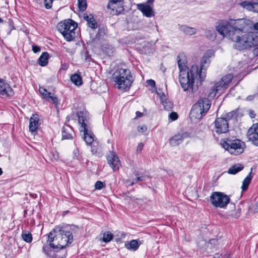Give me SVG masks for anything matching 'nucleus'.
Returning <instances> with one entry per match:
<instances>
[{
  "instance_id": "f257e3e1",
  "label": "nucleus",
  "mask_w": 258,
  "mask_h": 258,
  "mask_svg": "<svg viewBox=\"0 0 258 258\" xmlns=\"http://www.w3.org/2000/svg\"><path fill=\"white\" fill-rule=\"evenodd\" d=\"M216 30L222 36L234 43L233 48L239 50L257 46L254 35L251 32L258 30V22L254 24L246 19L220 20L216 27Z\"/></svg>"
},
{
  "instance_id": "f03ea898",
  "label": "nucleus",
  "mask_w": 258,
  "mask_h": 258,
  "mask_svg": "<svg viewBox=\"0 0 258 258\" xmlns=\"http://www.w3.org/2000/svg\"><path fill=\"white\" fill-rule=\"evenodd\" d=\"M73 226H56L47 234L46 244L42 246V251L47 257L66 258L67 246L73 241V235L71 231Z\"/></svg>"
},
{
  "instance_id": "7ed1b4c3",
  "label": "nucleus",
  "mask_w": 258,
  "mask_h": 258,
  "mask_svg": "<svg viewBox=\"0 0 258 258\" xmlns=\"http://www.w3.org/2000/svg\"><path fill=\"white\" fill-rule=\"evenodd\" d=\"M233 76L229 74L223 77L220 80L213 83V86L209 90L207 98H201L191 107L189 113L191 119H201L205 115L211 105V100H213L217 94L220 96L228 87L231 82Z\"/></svg>"
},
{
  "instance_id": "20e7f679",
  "label": "nucleus",
  "mask_w": 258,
  "mask_h": 258,
  "mask_svg": "<svg viewBox=\"0 0 258 258\" xmlns=\"http://www.w3.org/2000/svg\"><path fill=\"white\" fill-rule=\"evenodd\" d=\"M177 63L179 69V81L181 87L184 91L189 89L194 92L193 84L196 78L200 81L197 66H191L189 71L186 65V61L184 54H179L177 56Z\"/></svg>"
},
{
  "instance_id": "39448f33",
  "label": "nucleus",
  "mask_w": 258,
  "mask_h": 258,
  "mask_svg": "<svg viewBox=\"0 0 258 258\" xmlns=\"http://www.w3.org/2000/svg\"><path fill=\"white\" fill-rule=\"evenodd\" d=\"M112 79L117 85L119 89L129 88L133 82L131 71L128 69L119 68L112 74Z\"/></svg>"
},
{
  "instance_id": "423d86ee",
  "label": "nucleus",
  "mask_w": 258,
  "mask_h": 258,
  "mask_svg": "<svg viewBox=\"0 0 258 258\" xmlns=\"http://www.w3.org/2000/svg\"><path fill=\"white\" fill-rule=\"evenodd\" d=\"M197 250L207 255L217 250L223 244L221 239L218 237L210 239L207 241L201 239L198 242Z\"/></svg>"
},
{
  "instance_id": "0eeeda50",
  "label": "nucleus",
  "mask_w": 258,
  "mask_h": 258,
  "mask_svg": "<svg viewBox=\"0 0 258 258\" xmlns=\"http://www.w3.org/2000/svg\"><path fill=\"white\" fill-rule=\"evenodd\" d=\"M77 23L72 19L65 20L60 22L57 29L67 41H71L75 37V30L77 27Z\"/></svg>"
},
{
  "instance_id": "6e6552de",
  "label": "nucleus",
  "mask_w": 258,
  "mask_h": 258,
  "mask_svg": "<svg viewBox=\"0 0 258 258\" xmlns=\"http://www.w3.org/2000/svg\"><path fill=\"white\" fill-rule=\"evenodd\" d=\"M78 117V121L83 130H81V132H83V139L87 145H90L94 141V136L92 132L88 130V123L89 117L88 112L86 111H79L77 113Z\"/></svg>"
},
{
  "instance_id": "1a4fd4ad",
  "label": "nucleus",
  "mask_w": 258,
  "mask_h": 258,
  "mask_svg": "<svg viewBox=\"0 0 258 258\" xmlns=\"http://www.w3.org/2000/svg\"><path fill=\"white\" fill-rule=\"evenodd\" d=\"M220 144L223 148L231 154L233 153V150L235 151H237V153L238 154L242 153L244 151L243 146L245 145L244 142L233 137L222 139Z\"/></svg>"
},
{
  "instance_id": "9d476101",
  "label": "nucleus",
  "mask_w": 258,
  "mask_h": 258,
  "mask_svg": "<svg viewBox=\"0 0 258 258\" xmlns=\"http://www.w3.org/2000/svg\"><path fill=\"white\" fill-rule=\"evenodd\" d=\"M210 198L212 205L216 208H225L230 201L229 196L221 192H212Z\"/></svg>"
},
{
  "instance_id": "9b49d317",
  "label": "nucleus",
  "mask_w": 258,
  "mask_h": 258,
  "mask_svg": "<svg viewBox=\"0 0 258 258\" xmlns=\"http://www.w3.org/2000/svg\"><path fill=\"white\" fill-rule=\"evenodd\" d=\"M211 55L209 53H206L201 59L200 62V69H198V74L200 79V84L205 79L206 76V70L210 63V57Z\"/></svg>"
},
{
  "instance_id": "f8f14e48",
  "label": "nucleus",
  "mask_w": 258,
  "mask_h": 258,
  "mask_svg": "<svg viewBox=\"0 0 258 258\" xmlns=\"http://www.w3.org/2000/svg\"><path fill=\"white\" fill-rule=\"evenodd\" d=\"M214 123V131L218 135L225 134L229 131V123L227 118L223 117H218Z\"/></svg>"
},
{
  "instance_id": "ddd939ff",
  "label": "nucleus",
  "mask_w": 258,
  "mask_h": 258,
  "mask_svg": "<svg viewBox=\"0 0 258 258\" xmlns=\"http://www.w3.org/2000/svg\"><path fill=\"white\" fill-rule=\"evenodd\" d=\"M14 94V92L10 85L0 79V97H10Z\"/></svg>"
},
{
  "instance_id": "4468645a",
  "label": "nucleus",
  "mask_w": 258,
  "mask_h": 258,
  "mask_svg": "<svg viewBox=\"0 0 258 258\" xmlns=\"http://www.w3.org/2000/svg\"><path fill=\"white\" fill-rule=\"evenodd\" d=\"M107 8L118 15L124 10L123 0H109Z\"/></svg>"
},
{
  "instance_id": "2eb2a0df",
  "label": "nucleus",
  "mask_w": 258,
  "mask_h": 258,
  "mask_svg": "<svg viewBox=\"0 0 258 258\" xmlns=\"http://www.w3.org/2000/svg\"><path fill=\"white\" fill-rule=\"evenodd\" d=\"M247 136L249 141L258 146V123L253 124L247 131Z\"/></svg>"
},
{
  "instance_id": "dca6fc26",
  "label": "nucleus",
  "mask_w": 258,
  "mask_h": 258,
  "mask_svg": "<svg viewBox=\"0 0 258 258\" xmlns=\"http://www.w3.org/2000/svg\"><path fill=\"white\" fill-rule=\"evenodd\" d=\"M107 37V28L103 25H99L98 26V32L93 39V41L96 43L101 44L102 42L105 41Z\"/></svg>"
},
{
  "instance_id": "f3484780",
  "label": "nucleus",
  "mask_w": 258,
  "mask_h": 258,
  "mask_svg": "<svg viewBox=\"0 0 258 258\" xmlns=\"http://www.w3.org/2000/svg\"><path fill=\"white\" fill-rule=\"evenodd\" d=\"M107 162L113 171H117L120 166L118 157L114 152H111L107 156Z\"/></svg>"
},
{
  "instance_id": "a211bd4d",
  "label": "nucleus",
  "mask_w": 258,
  "mask_h": 258,
  "mask_svg": "<svg viewBox=\"0 0 258 258\" xmlns=\"http://www.w3.org/2000/svg\"><path fill=\"white\" fill-rule=\"evenodd\" d=\"M137 8L142 12L143 15L147 18L154 16V12L153 8L149 4H139L137 5Z\"/></svg>"
},
{
  "instance_id": "6ab92c4d",
  "label": "nucleus",
  "mask_w": 258,
  "mask_h": 258,
  "mask_svg": "<svg viewBox=\"0 0 258 258\" xmlns=\"http://www.w3.org/2000/svg\"><path fill=\"white\" fill-rule=\"evenodd\" d=\"M239 5L248 11L258 13V0H246L240 3Z\"/></svg>"
},
{
  "instance_id": "aec40b11",
  "label": "nucleus",
  "mask_w": 258,
  "mask_h": 258,
  "mask_svg": "<svg viewBox=\"0 0 258 258\" xmlns=\"http://www.w3.org/2000/svg\"><path fill=\"white\" fill-rule=\"evenodd\" d=\"M189 135L187 132L175 135L170 139L169 143L172 146H177L183 142L184 139L188 137Z\"/></svg>"
},
{
  "instance_id": "412c9836",
  "label": "nucleus",
  "mask_w": 258,
  "mask_h": 258,
  "mask_svg": "<svg viewBox=\"0 0 258 258\" xmlns=\"http://www.w3.org/2000/svg\"><path fill=\"white\" fill-rule=\"evenodd\" d=\"M39 117L38 114H32L29 120V131L33 133L37 131L38 128V121Z\"/></svg>"
},
{
  "instance_id": "4be33fe9",
  "label": "nucleus",
  "mask_w": 258,
  "mask_h": 258,
  "mask_svg": "<svg viewBox=\"0 0 258 258\" xmlns=\"http://www.w3.org/2000/svg\"><path fill=\"white\" fill-rule=\"evenodd\" d=\"M73 128L70 125L63 126L61 129L62 140L73 139Z\"/></svg>"
},
{
  "instance_id": "5701e85b",
  "label": "nucleus",
  "mask_w": 258,
  "mask_h": 258,
  "mask_svg": "<svg viewBox=\"0 0 258 258\" xmlns=\"http://www.w3.org/2000/svg\"><path fill=\"white\" fill-rule=\"evenodd\" d=\"M155 42H147L143 46L141 51L145 54H153L155 51Z\"/></svg>"
},
{
  "instance_id": "b1692460",
  "label": "nucleus",
  "mask_w": 258,
  "mask_h": 258,
  "mask_svg": "<svg viewBox=\"0 0 258 258\" xmlns=\"http://www.w3.org/2000/svg\"><path fill=\"white\" fill-rule=\"evenodd\" d=\"M49 53L43 52L38 59L37 62L41 67L46 66L48 63Z\"/></svg>"
},
{
  "instance_id": "393cba45",
  "label": "nucleus",
  "mask_w": 258,
  "mask_h": 258,
  "mask_svg": "<svg viewBox=\"0 0 258 258\" xmlns=\"http://www.w3.org/2000/svg\"><path fill=\"white\" fill-rule=\"evenodd\" d=\"M179 29L180 31L187 35H191L196 33V30L195 28L188 27L184 25L179 26Z\"/></svg>"
},
{
  "instance_id": "a878e982",
  "label": "nucleus",
  "mask_w": 258,
  "mask_h": 258,
  "mask_svg": "<svg viewBox=\"0 0 258 258\" xmlns=\"http://www.w3.org/2000/svg\"><path fill=\"white\" fill-rule=\"evenodd\" d=\"M244 166L241 164H236L229 168L228 173L230 174H235L242 170Z\"/></svg>"
},
{
  "instance_id": "bb28decb",
  "label": "nucleus",
  "mask_w": 258,
  "mask_h": 258,
  "mask_svg": "<svg viewBox=\"0 0 258 258\" xmlns=\"http://www.w3.org/2000/svg\"><path fill=\"white\" fill-rule=\"evenodd\" d=\"M240 116V112L239 109H236L235 110H232L225 115V118H227L228 121L232 119H237Z\"/></svg>"
},
{
  "instance_id": "cd10ccee",
  "label": "nucleus",
  "mask_w": 258,
  "mask_h": 258,
  "mask_svg": "<svg viewBox=\"0 0 258 258\" xmlns=\"http://www.w3.org/2000/svg\"><path fill=\"white\" fill-rule=\"evenodd\" d=\"M140 246L137 240H132L129 243L125 244V247L129 250H133L134 251L137 250Z\"/></svg>"
},
{
  "instance_id": "c85d7f7f",
  "label": "nucleus",
  "mask_w": 258,
  "mask_h": 258,
  "mask_svg": "<svg viewBox=\"0 0 258 258\" xmlns=\"http://www.w3.org/2000/svg\"><path fill=\"white\" fill-rule=\"evenodd\" d=\"M71 81L76 86H81L83 84L81 76L77 74H74L71 77Z\"/></svg>"
},
{
  "instance_id": "c756f323",
  "label": "nucleus",
  "mask_w": 258,
  "mask_h": 258,
  "mask_svg": "<svg viewBox=\"0 0 258 258\" xmlns=\"http://www.w3.org/2000/svg\"><path fill=\"white\" fill-rule=\"evenodd\" d=\"M251 172H250L248 175L244 178L242 182L241 189L242 191H245L247 189L249 184L251 182L252 176H251Z\"/></svg>"
},
{
  "instance_id": "7c9ffc66",
  "label": "nucleus",
  "mask_w": 258,
  "mask_h": 258,
  "mask_svg": "<svg viewBox=\"0 0 258 258\" xmlns=\"http://www.w3.org/2000/svg\"><path fill=\"white\" fill-rule=\"evenodd\" d=\"M21 237L23 240L27 243L31 242L33 239L31 233L27 230H23L22 231Z\"/></svg>"
},
{
  "instance_id": "2f4dec72",
  "label": "nucleus",
  "mask_w": 258,
  "mask_h": 258,
  "mask_svg": "<svg viewBox=\"0 0 258 258\" xmlns=\"http://www.w3.org/2000/svg\"><path fill=\"white\" fill-rule=\"evenodd\" d=\"M46 99L48 102H51L52 103H53L55 107H57L58 105L59 104V101L56 97V95H55L53 93H50V95L47 96Z\"/></svg>"
},
{
  "instance_id": "473e14b6",
  "label": "nucleus",
  "mask_w": 258,
  "mask_h": 258,
  "mask_svg": "<svg viewBox=\"0 0 258 258\" xmlns=\"http://www.w3.org/2000/svg\"><path fill=\"white\" fill-rule=\"evenodd\" d=\"M73 158L74 159H76V160H78L82 164H83L84 163V159H83L82 155H81L79 153L78 148H76L75 150H74Z\"/></svg>"
},
{
  "instance_id": "72a5a7b5",
  "label": "nucleus",
  "mask_w": 258,
  "mask_h": 258,
  "mask_svg": "<svg viewBox=\"0 0 258 258\" xmlns=\"http://www.w3.org/2000/svg\"><path fill=\"white\" fill-rule=\"evenodd\" d=\"M206 37L210 40H214L216 37V34L215 30L212 29L211 30H207L205 32Z\"/></svg>"
},
{
  "instance_id": "f704fd0d",
  "label": "nucleus",
  "mask_w": 258,
  "mask_h": 258,
  "mask_svg": "<svg viewBox=\"0 0 258 258\" xmlns=\"http://www.w3.org/2000/svg\"><path fill=\"white\" fill-rule=\"evenodd\" d=\"M78 5L79 10L84 12L86 11L87 7V0H78Z\"/></svg>"
},
{
  "instance_id": "c9c22d12",
  "label": "nucleus",
  "mask_w": 258,
  "mask_h": 258,
  "mask_svg": "<svg viewBox=\"0 0 258 258\" xmlns=\"http://www.w3.org/2000/svg\"><path fill=\"white\" fill-rule=\"evenodd\" d=\"M113 237V234L110 232H107L104 233L103 237V241L107 243L110 242Z\"/></svg>"
},
{
  "instance_id": "e433bc0d",
  "label": "nucleus",
  "mask_w": 258,
  "mask_h": 258,
  "mask_svg": "<svg viewBox=\"0 0 258 258\" xmlns=\"http://www.w3.org/2000/svg\"><path fill=\"white\" fill-rule=\"evenodd\" d=\"M103 50L109 56H112L115 51L114 47L110 45L108 47H104Z\"/></svg>"
},
{
  "instance_id": "4c0bfd02",
  "label": "nucleus",
  "mask_w": 258,
  "mask_h": 258,
  "mask_svg": "<svg viewBox=\"0 0 258 258\" xmlns=\"http://www.w3.org/2000/svg\"><path fill=\"white\" fill-rule=\"evenodd\" d=\"M135 175L137 176V178L135 180V181L132 183V184L134 183H137L139 181H142L146 180L147 177H149L147 175H142L140 176L141 174L138 172H135Z\"/></svg>"
},
{
  "instance_id": "58836bf2",
  "label": "nucleus",
  "mask_w": 258,
  "mask_h": 258,
  "mask_svg": "<svg viewBox=\"0 0 258 258\" xmlns=\"http://www.w3.org/2000/svg\"><path fill=\"white\" fill-rule=\"evenodd\" d=\"M88 27H90L92 29H95L98 28L97 24L94 19H92V20L90 22L87 24Z\"/></svg>"
},
{
  "instance_id": "ea45409f",
  "label": "nucleus",
  "mask_w": 258,
  "mask_h": 258,
  "mask_svg": "<svg viewBox=\"0 0 258 258\" xmlns=\"http://www.w3.org/2000/svg\"><path fill=\"white\" fill-rule=\"evenodd\" d=\"M39 91L40 93L46 99L47 96L50 95V92H47V90L44 88L40 87Z\"/></svg>"
},
{
  "instance_id": "a19ab883",
  "label": "nucleus",
  "mask_w": 258,
  "mask_h": 258,
  "mask_svg": "<svg viewBox=\"0 0 258 258\" xmlns=\"http://www.w3.org/2000/svg\"><path fill=\"white\" fill-rule=\"evenodd\" d=\"M105 186V184L101 181H97L95 184L96 189L100 190Z\"/></svg>"
},
{
  "instance_id": "79ce46f5",
  "label": "nucleus",
  "mask_w": 258,
  "mask_h": 258,
  "mask_svg": "<svg viewBox=\"0 0 258 258\" xmlns=\"http://www.w3.org/2000/svg\"><path fill=\"white\" fill-rule=\"evenodd\" d=\"M53 0H44V6L46 9H49L52 7Z\"/></svg>"
},
{
  "instance_id": "37998d69",
  "label": "nucleus",
  "mask_w": 258,
  "mask_h": 258,
  "mask_svg": "<svg viewBox=\"0 0 258 258\" xmlns=\"http://www.w3.org/2000/svg\"><path fill=\"white\" fill-rule=\"evenodd\" d=\"M178 117V114L175 112H172L169 114V118L172 121L176 120Z\"/></svg>"
},
{
  "instance_id": "c03bdc74",
  "label": "nucleus",
  "mask_w": 258,
  "mask_h": 258,
  "mask_svg": "<svg viewBox=\"0 0 258 258\" xmlns=\"http://www.w3.org/2000/svg\"><path fill=\"white\" fill-rule=\"evenodd\" d=\"M213 258H231L230 256V254H225L223 255L222 254H220L219 253L215 254Z\"/></svg>"
},
{
  "instance_id": "a18cd8bd",
  "label": "nucleus",
  "mask_w": 258,
  "mask_h": 258,
  "mask_svg": "<svg viewBox=\"0 0 258 258\" xmlns=\"http://www.w3.org/2000/svg\"><path fill=\"white\" fill-rule=\"evenodd\" d=\"M147 83L148 86L151 87H155L156 85L155 81L152 79L147 80Z\"/></svg>"
},
{
  "instance_id": "49530a36",
  "label": "nucleus",
  "mask_w": 258,
  "mask_h": 258,
  "mask_svg": "<svg viewBox=\"0 0 258 258\" xmlns=\"http://www.w3.org/2000/svg\"><path fill=\"white\" fill-rule=\"evenodd\" d=\"M147 130V127L145 125L139 126L138 127V131L140 133H144Z\"/></svg>"
},
{
  "instance_id": "de8ad7c7",
  "label": "nucleus",
  "mask_w": 258,
  "mask_h": 258,
  "mask_svg": "<svg viewBox=\"0 0 258 258\" xmlns=\"http://www.w3.org/2000/svg\"><path fill=\"white\" fill-rule=\"evenodd\" d=\"M41 49L39 46L36 45H32V50L34 53H37L40 51Z\"/></svg>"
},
{
  "instance_id": "09e8293b",
  "label": "nucleus",
  "mask_w": 258,
  "mask_h": 258,
  "mask_svg": "<svg viewBox=\"0 0 258 258\" xmlns=\"http://www.w3.org/2000/svg\"><path fill=\"white\" fill-rule=\"evenodd\" d=\"M143 147H144V145L143 143H139L137 148V152H141L142 150Z\"/></svg>"
},
{
  "instance_id": "8fccbe9b",
  "label": "nucleus",
  "mask_w": 258,
  "mask_h": 258,
  "mask_svg": "<svg viewBox=\"0 0 258 258\" xmlns=\"http://www.w3.org/2000/svg\"><path fill=\"white\" fill-rule=\"evenodd\" d=\"M84 20L87 22V24L89 23V22H90V21L92 20V19H94V18L92 16H91V17H90L88 15L84 16Z\"/></svg>"
},
{
  "instance_id": "3c124183",
  "label": "nucleus",
  "mask_w": 258,
  "mask_h": 258,
  "mask_svg": "<svg viewBox=\"0 0 258 258\" xmlns=\"http://www.w3.org/2000/svg\"><path fill=\"white\" fill-rule=\"evenodd\" d=\"M249 115L251 118H253L255 117V114L254 111L252 110H250L249 111Z\"/></svg>"
},
{
  "instance_id": "603ef678",
  "label": "nucleus",
  "mask_w": 258,
  "mask_h": 258,
  "mask_svg": "<svg viewBox=\"0 0 258 258\" xmlns=\"http://www.w3.org/2000/svg\"><path fill=\"white\" fill-rule=\"evenodd\" d=\"M254 97H255V95H249L246 97V100L247 101H251V100H253Z\"/></svg>"
},
{
  "instance_id": "864d4df0",
  "label": "nucleus",
  "mask_w": 258,
  "mask_h": 258,
  "mask_svg": "<svg viewBox=\"0 0 258 258\" xmlns=\"http://www.w3.org/2000/svg\"><path fill=\"white\" fill-rule=\"evenodd\" d=\"M136 117H141L143 116V113L140 112V111H137L136 112Z\"/></svg>"
},
{
  "instance_id": "5fc2aeb1",
  "label": "nucleus",
  "mask_w": 258,
  "mask_h": 258,
  "mask_svg": "<svg viewBox=\"0 0 258 258\" xmlns=\"http://www.w3.org/2000/svg\"><path fill=\"white\" fill-rule=\"evenodd\" d=\"M30 195L33 199H35L37 198V195L36 194H30Z\"/></svg>"
},
{
  "instance_id": "6e6d98bb",
  "label": "nucleus",
  "mask_w": 258,
  "mask_h": 258,
  "mask_svg": "<svg viewBox=\"0 0 258 258\" xmlns=\"http://www.w3.org/2000/svg\"><path fill=\"white\" fill-rule=\"evenodd\" d=\"M154 1V0H148L147 3L149 5H152Z\"/></svg>"
},
{
  "instance_id": "4d7b16f0",
  "label": "nucleus",
  "mask_w": 258,
  "mask_h": 258,
  "mask_svg": "<svg viewBox=\"0 0 258 258\" xmlns=\"http://www.w3.org/2000/svg\"><path fill=\"white\" fill-rule=\"evenodd\" d=\"M10 27L11 29L10 31H11L12 30L15 29L14 26L12 24H10Z\"/></svg>"
},
{
  "instance_id": "13d9d810",
  "label": "nucleus",
  "mask_w": 258,
  "mask_h": 258,
  "mask_svg": "<svg viewBox=\"0 0 258 258\" xmlns=\"http://www.w3.org/2000/svg\"><path fill=\"white\" fill-rule=\"evenodd\" d=\"M255 206H256L255 209L257 210V211H258V201L256 203V205Z\"/></svg>"
},
{
  "instance_id": "bf43d9fd",
  "label": "nucleus",
  "mask_w": 258,
  "mask_h": 258,
  "mask_svg": "<svg viewBox=\"0 0 258 258\" xmlns=\"http://www.w3.org/2000/svg\"><path fill=\"white\" fill-rule=\"evenodd\" d=\"M3 174L2 169L0 167V176Z\"/></svg>"
},
{
  "instance_id": "052dcab7",
  "label": "nucleus",
  "mask_w": 258,
  "mask_h": 258,
  "mask_svg": "<svg viewBox=\"0 0 258 258\" xmlns=\"http://www.w3.org/2000/svg\"><path fill=\"white\" fill-rule=\"evenodd\" d=\"M3 20L0 18V22H2Z\"/></svg>"
},
{
  "instance_id": "680f3d73",
  "label": "nucleus",
  "mask_w": 258,
  "mask_h": 258,
  "mask_svg": "<svg viewBox=\"0 0 258 258\" xmlns=\"http://www.w3.org/2000/svg\"><path fill=\"white\" fill-rule=\"evenodd\" d=\"M69 118V116H67V119L68 120H69V118Z\"/></svg>"
}]
</instances>
